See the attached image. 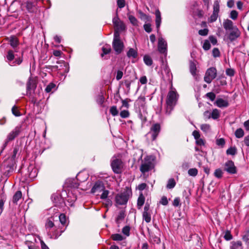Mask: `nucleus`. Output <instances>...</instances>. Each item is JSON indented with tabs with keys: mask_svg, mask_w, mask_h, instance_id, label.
Segmentation results:
<instances>
[{
	"mask_svg": "<svg viewBox=\"0 0 249 249\" xmlns=\"http://www.w3.org/2000/svg\"><path fill=\"white\" fill-rule=\"evenodd\" d=\"M177 93L171 89L167 96L166 114L170 115L177 101Z\"/></svg>",
	"mask_w": 249,
	"mask_h": 249,
	"instance_id": "nucleus-1",
	"label": "nucleus"
},
{
	"mask_svg": "<svg viewBox=\"0 0 249 249\" xmlns=\"http://www.w3.org/2000/svg\"><path fill=\"white\" fill-rule=\"evenodd\" d=\"M132 195L131 190L127 188L123 192L118 194L115 196V202L117 205H125L130 196Z\"/></svg>",
	"mask_w": 249,
	"mask_h": 249,
	"instance_id": "nucleus-2",
	"label": "nucleus"
},
{
	"mask_svg": "<svg viewBox=\"0 0 249 249\" xmlns=\"http://www.w3.org/2000/svg\"><path fill=\"white\" fill-rule=\"evenodd\" d=\"M112 46L117 54L122 52L124 46L123 42L120 39V32H114Z\"/></svg>",
	"mask_w": 249,
	"mask_h": 249,
	"instance_id": "nucleus-3",
	"label": "nucleus"
},
{
	"mask_svg": "<svg viewBox=\"0 0 249 249\" xmlns=\"http://www.w3.org/2000/svg\"><path fill=\"white\" fill-rule=\"evenodd\" d=\"M21 132V126H16L12 131H11L7 135L6 139L2 146L1 153L3 149L6 147L8 142L13 141L16 138Z\"/></svg>",
	"mask_w": 249,
	"mask_h": 249,
	"instance_id": "nucleus-4",
	"label": "nucleus"
},
{
	"mask_svg": "<svg viewBox=\"0 0 249 249\" xmlns=\"http://www.w3.org/2000/svg\"><path fill=\"white\" fill-rule=\"evenodd\" d=\"M153 168V164L149 156L145 157L142 160L140 166V171L143 174L148 172Z\"/></svg>",
	"mask_w": 249,
	"mask_h": 249,
	"instance_id": "nucleus-5",
	"label": "nucleus"
},
{
	"mask_svg": "<svg viewBox=\"0 0 249 249\" xmlns=\"http://www.w3.org/2000/svg\"><path fill=\"white\" fill-rule=\"evenodd\" d=\"M217 76V70L214 67H211L207 69L204 76V81L208 84L212 82Z\"/></svg>",
	"mask_w": 249,
	"mask_h": 249,
	"instance_id": "nucleus-6",
	"label": "nucleus"
},
{
	"mask_svg": "<svg viewBox=\"0 0 249 249\" xmlns=\"http://www.w3.org/2000/svg\"><path fill=\"white\" fill-rule=\"evenodd\" d=\"M111 166L114 173H121L122 168V161L121 160L113 158L111 160Z\"/></svg>",
	"mask_w": 249,
	"mask_h": 249,
	"instance_id": "nucleus-7",
	"label": "nucleus"
},
{
	"mask_svg": "<svg viewBox=\"0 0 249 249\" xmlns=\"http://www.w3.org/2000/svg\"><path fill=\"white\" fill-rule=\"evenodd\" d=\"M51 198L55 205L54 207H62L65 205L64 199L60 193H57L53 194Z\"/></svg>",
	"mask_w": 249,
	"mask_h": 249,
	"instance_id": "nucleus-8",
	"label": "nucleus"
},
{
	"mask_svg": "<svg viewBox=\"0 0 249 249\" xmlns=\"http://www.w3.org/2000/svg\"><path fill=\"white\" fill-rule=\"evenodd\" d=\"M161 127L160 124L155 123L153 124L151 127L150 131L147 135H150L152 141H155L160 131Z\"/></svg>",
	"mask_w": 249,
	"mask_h": 249,
	"instance_id": "nucleus-9",
	"label": "nucleus"
},
{
	"mask_svg": "<svg viewBox=\"0 0 249 249\" xmlns=\"http://www.w3.org/2000/svg\"><path fill=\"white\" fill-rule=\"evenodd\" d=\"M158 50L160 53L163 54L165 56L167 54V43L162 37L159 38L158 44Z\"/></svg>",
	"mask_w": 249,
	"mask_h": 249,
	"instance_id": "nucleus-10",
	"label": "nucleus"
},
{
	"mask_svg": "<svg viewBox=\"0 0 249 249\" xmlns=\"http://www.w3.org/2000/svg\"><path fill=\"white\" fill-rule=\"evenodd\" d=\"M112 22L115 28V31H123L125 30V25L118 18L117 13H116V16L113 18Z\"/></svg>",
	"mask_w": 249,
	"mask_h": 249,
	"instance_id": "nucleus-11",
	"label": "nucleus"
},
{
	"mask_svg": "<svg viewBox=\"0 0 249 249\" xmlns=\"http://www.w3.org/2000/svg\"><path fill=\"white\" fill-rule=\"evenodd\" d=\"M7 40L10 46L14 49V51L18 53L19 51L18 46L19 44L18 38L15 36H11L7 38Z\"/></svg>",
	"mask_w": 249,
	"mask_h": 249,
	"instance_id": "nucleus-12",
	"label": "nucleus"
},
{
	"mask_svg": "<svg viewBox=\"0 0 249 249\" xmlns=\"http://www.w3.org/2000/svg\"><path fill=\"white\" fill-rule=\"evenodd\" d=\"M47 221L45 224L46 229L47 231L48 234H51V232L53 231V230L56 228V226L54 225L51 217H47Z\"/></svg>",
	"mask_w": 249,
	"mask_h": 249,
	"instance_id": "nucleus-13",
	"label": "nucleus"
},
{
	"mask_svg": "<svg viewBox=\"0 0 249 249\" xmlns=\"http://www.w3.org/2000/svg\"><path fill=\"white\" fill-rule=\"evenodd\" d=\"M225 170L231 174H234L236 173V168L232 160H228L225 163Z\"/></svg>",
	"mask_w": 249,
	"mask_h": 249,
	"instance_id": "nucleus-14",
	"label": "nucleus"
},
{
	"mask_svg": "<svg viewBox=\"0 0 249 249\" xmlns=\"http://www.w3.org/2000/svg\"><path fill=\"white\" fill-rule=\"evenodd\" d=\"M219 11V6L218 3L215 2L213 6V12L212 15L209 18V21L211 22H214L216 20Z\"/></svg>",
	"mask_w": 249,
	"mask_h": 249,
	"instance_id": "nucleus-15",
	"label": "nucleus"
},
{
	"mask_svg": "<svg viewBox=\"0 0 249 249\" xmlns=\"http://www.w3.org/2000/svg\"><path fill=\"white\" fill-rule=\"evenodd\" d=\"M105 186L102 181H96L91 189V193H98L102 192L105 189Z\"/></svg>",
	"mask_w": 249,
	"mask_h": 249,
	"instance_id": "nucleus-16",
	"label": "nucleus"
},
{
	"mask_svg": "<svg viewBox=\"0 0 249 249\" xmlns=\"http://www.w3.org/2000/svg\"><path fill=\"white\" fill-rule=\"evenodd\" d=\"M65 228L62 226H56V228L53 230V231L51 232V234H48L51 238H57L65 231Z\"/></svg>",
	"mask_w": 249,
	"mask_h": 249,
	"instance_id": "nucleus-17",
	"label": "nucleus"
},
{
	"mask_svg": "<svg viewBox=\"0 0 249 249\" xmlns=\"http://www.w3.org/2000/svg\"><path fill=\"white\" fill-rule=\"evenodd\" d=\"M224 29L227 31H238V29L233 26L232 21L230 19L225 20L223 23Z\"/></svg>",
	"mask_w": 249,
	"mask_h": 249,
	"instance_id": "nucleus-18",
	"label": "nucleus"
},
{
	"mask_svg": "<svg viewBox=\"0 0 249 249\" xmlns=\"http://www.w3.org/2000/svg\"><path fill=\"white\" fill-rule=\"evenodd\" d=\"M45 215L47 217H51L52 219H54L55 216L57 217L58 215V210L54 207L50 208L46 211Z\"/></svg>",
	"mask_w": 249,
	"mask_h": 249,
	"instance_id": "nucleus-19",
	"label": "nucleus"
},
{
	"mask_svg": "<svg viewBox=\"0 0 249 249\" xmlns=\"http://www.w3.org/2000/svg\"><path fill=\"white\" fill-rule=\"evenodd\" d=\"M28 172L29 178L31 179H34L37 175V170L32 165H30L28 167Z\"/></svg>",
	"mask_w": 249,
	"mask_h": 249,
	"instance_id": "nucleus-20",
	"label": "nucleus"
},
{
	"mask_svg": "<svg viewBox=\"0 0 249 249\" xmlns=\"http://www.w3.org/2000/svg\"><path fill=\"white\" fill-rule=\"evenodd\" d=\"M196 61H193L192 60L189 61V70L191 74L194 77L196 78Z\"/></svg>",
	"mask_w": 249,
	"mask_h": 249,
	"instance_id": "nucleus-21",
	"label": "nucleus"
},
{
	"mask_svg": "<svg viewBox=\"0 0 249 249\" xmlns=\"http://www.w3.org/2000/svg\"><path fill=\"white\" fill-rule=\"evenodd\" d=\"M6 200V196L5 194L3 189L2 190V192L0 194V215L2 213L4 209V204Z\"/></svg>",
	"mask_w": 249,
	"mask_h": 249,
	"instance_id": "nucleus-22",
	"label": "nucleus"
},
{
	"mask_svg": "<svg viewBox=\"0 0 249 249\" xmlns=\"http://www.w3.org/2000/svg\"><path fill=\"white\" fill-rule=\"evenodd\" d=\"M240 36V32H229L225 35V38L232 41Z\"/></svg>",
	"mask_w": 249,
	"mask_h": 249,
	"instance_id": "nucleus-23",
	"label": "nucleus"
},
{
	"mask_svg": "<svg viewBox=\"0 0 249 249\" xmlns=\"http://www.w3.org/2000/svg\"><path fill=\"white\" fill-rule=\"evenodd\" d=\"M215 105L220 108L226 107L229 106L228 102L222 98H218L214 103Z\"/></svg>",
	"mask_w": 249,
	"mask_h": 249,
	"instance_id": "nucleus-24",
	"label": "nucleus"
},
{
	"mask_svg": "<svg viewBox=\"0 0 249 249\" xmlns=\"http://www.w3.org/2000/svg\"><path fill=\"white\" fill-rule=\"evenodd\" d=\"M156 16V25L157 30L158 31L160 29V27L161 22V14L159 9H157L155 11Z\"/></svg>",
	"mask_w": 249,
	"mask_h": 249,
	"instance_id": "nucleus-25",
	"label": "nucleus"
},
{
	"mask_svg": "<svg viewBox=\"0 0 249 249\" xmlns=\"http://www.w3.org/2000/svg\"><path fill=\"white\" fill-rule=\"evenodd\" d=\"M14 50H9L8 51L7 54L6 55V61L9 63H12V61L15 58Z\"/></svg>",
	"mask_w": 249,
	"mask_h": 249,
	"instance_id": "nucleus-26",
	"label": "nucleus"
},
{
	"mask_svg": "<svg viewBox=\"0 0 249 249\" xmlns=\"http://www.w3.org/2000/svg\"><path fill=\"white\" fill-rule=\"evenodd\" d=\"M145 202V197L143 195L142 193H140L139 197L137 200V208L138 209H141L143 205Z\"/></svg>",
	"mask_w": 249,
	"mask_h": 249,
	"instance_id": "nucleus-27",
	"label": "nucleus"
},
{
	"mask_svg": "<svg viewBox=\"0 0 249 249\" xmlns=\"http://www.w3.org/2000/svg\"><path fill=\"white\" fill-rule=\"evenodd\" d=\"M230 249H242V243L240 241L231 242Z\"/></svg>",
	"mask_w": 249,
	"mask_h": 249,
	"instance_id": "nucleus-28",
	"label": "nucleus"
},
{
	"mask_svg": "<svg viewBox=\"0 0 249 249\" xmlns=\"http://www.w3.org/2000/svg\"><path fill=\"white\" fill-rule=\"evenodd\" d=\"M126 55L128 58H136L138 56V52L133 48H129Z\"/></svg>",
	"mask_w": 249,
	"mask_h": 249,
	"instance_id": "nucleus-29",
	"label": "nucleus"
},
{
	"mask_svg": "<svg viewBox=\"0 0 249 249\" xmlns=\"http://www.w3.org/2000/svg\"><path fill=\"white\" fill-rule=\"evenodd\" d=\"M137 104L140 106L143 111L145 109V98L143 96H140L137 100Z\"/></svg>",
	"mask_w": 249,
	"mask_h": 249,
	"instance_id": "nucleus-30",
	"label": "nucleus"
},
{
	"mask_svg": "<svg viewBox=\"0 0 249 249\" xmlns=\"http://www.w3.org/2000/svg\"><path fill=\"white\" fill-rule=\"evenodd\" d=\"M111 50L110 45L107 44L104 45L102 48V53L101 54V56L103 57L104 55L109 53Z\"/></svg>",
	"mask_w": 249,
	"mask_h": 249,
	"instance_id": "nucleus-31",
	"label": "nucleus"
},
{
	"mask_svg": "<svg viewBox=\"0 0 249 249\" xmlns=\"http://www.w3.org/2000/svg\"><path fill=\"white\" fill-rule=\"evenodd\" d=\"M22 193L20 191H18L16 192L13 197V202L17 204L18 201L21 198Z\"/></svg>",
	"mask_w": 249,
	"mask_h": 249,
	"instance_id": "nucleus-32",
	"label": "nucleus"
},
{
	"mask_svg": "<svg viewBox=\"0 0 249 249\" xmlns=\"http://www.w3.org/2000/svg\"><path fill=\"white\" fill-rule=\"evenodd\" d=\"M142 216L143 221H145L146 223L150 222L151 220V214L150 212H143Z\"/></svg>",
	"mask_w": 249,
	"mask_h": 249,
	"instance_id": "nucleus-33",
	"label": "nucleus"
},
{
	"mask_svg": "<svg viewBox=\"0 0 249 249\" xmlns=\"http://www.w3.org/2000/svg\"><path fill=\"white\" fill-rule=\"evenodd\" d=\"M200 127L201 130L205 133H210L211 131V125L209 124H202Z\"/></svg>",
	"mask_w": 249,
	"mask_h": 249,
	"instance_id": "nucleus-34",
	"label": "nucleus"
},
{
	"mask_svg": "<svg viewBox=\"0 0 249 249\" xmlns=\"http://www.w3.org/2000/svg\"><path fill=\"white\" fill-rule=\"evenodd\" d=\"M176 182L173 178H171L168 179L166 185V188L168 189H172L176 186Z\"/></svg>",
	"mask_w": 249,
	"mask_h": 249,
	"instance_id": "nucleus-35",
	"label": "nucleus"
},
{
	"mask_svg": "<svg viewBox=\"0 0 249 249\" xmlns=\"http://www.w3.org/2000/svg\"><path fill=\"white\" fill-rule=\"evenodd\" d=\"M127 16L129 20L133 25L138 26V21L134 16L129 14H127Z\"/></svg>",
	"mask_w": 249,
	"mask_h": 249,
	"instance_id": "nucleus-36",
	"label": "nucleus"
},
{
	"mask_svg": "<svg viewBox=\"0 0 249 249\" xmlns=\"http://www.w3.org/2000/svg\"><path fill=\"white\" fill-rule=\"evenodd\" d=\"M143 61L145 64L148 66H150L153 64V60L151 57L148 55H144Z\"/></svg>",
	"mask_w": 249,
	"mask_h": 249,
	"instance_id": "nucleus-37",
	"label": "nucleus"
},
{
	"mask_svg": "<svg viewBox=\"0 0 249 249\" xmlns=\"http://www.w3.org/2000/svg\"><path fill=\"white\" fill-rule=\"evenodd\" d=\"M211 118L214 120L217 119L220 116V111L217 109H214L211 112Z\"/></svg>",
	"mask_w": 249,
	"mask_h": 249,
	"instance_id": "nucleus-38",
	"label": "nucleus"
},
{
	"mask_svg": "<svg viewBox=\"0 0 249 249\" xmlns=\"http://www.w3.org/2000/svg\"><path fill=\"white\" fill-rule=\"evenodd\" d=\"M23 55V53H22V55ZM23 61V58L22 56L21 57H19L18 58H17L15 60L12 62V63H9V65L11 66H14L16 65H19L21 64V63Z\"/></svg>",
	"mask_w": 249,
	"mask_h": 249,
	"instance_id": "nucleus-39",
	"label": "nucleus"
},
{
	"mask_svg": "<svg viewBox=\"0 0 249 249\" xmlns=\"http://www.w3.org/2000/svg\"><path fill=\"white\" fill-rule=\"evenodd\" d=\"M235 136L237 138H242L244 135V131L243 130V129L240 128H238L235 131Z\"/></svg>",
	"mask_w": 249,
	"mask_h": 249,
	"instance_id": "nucleus-40",
	"label": "nucleus"
},
{
	"mask_svg": "<svg viewBox=\"0 0 249 249\" xmlns=\"http://www.w3.org/2000/svg\"><path fill=\"white\" fill-rule=\"evenodd\" d=\"M111 238L114 241H120L124 240V238L123 236L119 233H116L111 235Z\"/></svg>",
	"mask_w": 249,
	"mask_h": 249,
	"instance_id": "nucleus-41",
	"label": "nucleus"
},
{
	"mask_svg": "<svg viewBox=\"0 0 249 249\" xmlns=\"http://www.w3.org/2000/svg\"><path fill=\"white\" fill-rule=\"evenodd\" d=\"M139 13L140 14V18L142 20H143L145 22L148 21L150 20V17L146 14L143 13L142 12L140 11H139Z\"/></svg>",
	"mask_w": 249,
	"mask_h": 249,
	"instance_id": "nucleus-42",
	"label": "nucleus"
},
{
	"mask_svg": "<svg viewBox=\"0 0 249 249\" xmlns=\"http://www.w3.org/2000/svg\"><path fill=\"white\" fill-rule=\"evenodd\" d=\"M12 114L16 117L21 116V113L19 111L18 107L15 105H14L12 108Z\"/></svg>",
	"mask_w": 249,
	"mask_h": 249,
	"instance_id": "nucleus-43",
	"label": "nucleus"
},
{
	"mask_svg": "<svg viewBox=\"0 0 249 249\" xmlns=\"http://www.w3.org/2000/svg\"><path fill=\"white\" fill-rule=\"evenodd\" d=\"M59 221L62 226H61L62 227L66 224L67 219H66V216L65 214L63 213H61L59 215Z\"/></svg>",
	"mask_w": 249,
	"mask_h": 249,
	"instance_id": "nucleus-44",
	"label": "nucleus"
},
{
	"mask_svg": "<svg viewBox=\"0 0 249 249\" xmlns=\"http://www.w3.org/2000/svg\"><path fill=\"white\" fill-rule=\"evenodd\" d=\"M211 44L209 40H205L203 43L202 48L205 51H208L211 48Z\"/></svg>",
	"mask_w": 249,
	"mask_h": 249,
	"instance_id": "nucleus-45",
	"label": "nucleus"
},
{
	"mask_svg": "<svg viewBox=\"0 0 249 249\" xmlns=\"http://www.w3.org/2000/svg\"><path fill=\"white\" fill-rule=\"evenodd\" d=\"M188 173L190 176L195 177L198 174V170L196 168H191L188 170Z\"/></svg>",
	"mask_w": 249,
	"mask_h": 249,
	"instance_id": "nucleus-46",
	"label": "nucleus"
},
{
	"mask_svg": "<svg viewBox=\"0 0 249 249\" xmlns=\"http://www.w3.org/2000/svg\"><path fill=\"white\" fill-rule=\"evenodd\" d=\"M224 239L226 241H230V240H231L232 239L233 236L231 234V231H229V230H227L225 232V234H224Z\"/></svg>",
	"mask_w": 249,
	"mask_h": 249,
	"instance_id": "nucleus-47",
	"label": "nucleus"
},
{
	"mask_svg": "<svg viewBox=\"0 0 249 249\" xmlns=\"http://www.w3.org/2000/svg\"><path fill=\"white\" fill-rule=\"evenodd\" d=\"M109 111L113 116H116L119 113L118 110L116 106L111 107L109 109Z\"/></svg>",
	"mask_w": 249,
	"mask_h": 249,
	"instance_id": "nucleus-48",
	"label": "nucleus"
},
{
	"mask_svg": "<svg viewBox=\"0 0 249 249\" xmlns=\"http://www.w3.org/2000/svg\"><path fill=\"white\" fill-rule=\"evenodd\" d=\"M104 97L103 93H101V94L98 95L96 98V102L99 105H102L104 102Z\"/></svg>",
	"mask_w": 249,
	"mask_h": 249,
	"instance_id": "nucleus-49",
	"label": "nucleus"
},
{
	"mask_svg": "<svg viewBox=\"0 0 249 249\" xmlns=\"http://www.w3.org/2000/svg\"><path fill=\"white\" fill-rule=\"evenodd\" d=\"M212 55L213 57L216 58L219 57L220 55V53L219 49L217 48H214L212 50Z\"/></svg>",
	"mask_w": 249,
	"mask_h": 249,
	"instance_id": "nucleus-50",
	"label": "nucleus"
},
{
	"mask_svg": "<svg viewBox=\"0 0 249 249\" xmlns=\"http://www.w3.org/2000/svg\"><path fill=\"white\" fill-rule=\"evenodd\" d=\"M130 227L128 226H125L123 228L122 232L126 236H128L130 234Z\"/></svg>",
	"mask_w": 249,
	"mask_h": 249,
	"instance_id": "nucleus-51",
	"label": "nucleus"
},
{
	"mask_svg": "<svg viewBox=\"0 0 249 249\" xmlns=\"http://www.w3.org/2000/svg\"><path fill=\"white\" fill-rule=\"evenodd\" d=\"M55 87V85L53 83H50L45 88V91L47 93L50 92L52 89H54Z\"/></svg>",
	"mask_w": 249,
	"mask_h": 249,
	"instance_id": "nucleus-52",
	"label": "nucleus"
},
{
	"mask_svg": "<svg viewBox=\"0 0 249 249\" xmlns=\"http://www.w3.org/2000/svg\"><path fill=\"white\" fill-rule=\"evenodd\" d=\"M19 151V148L18 146H15L14 148L12 155L11 156V160H14L16 158V156Z\"/></svg>",
	"mask_w": 249,
	"mask_h": 249,
	"instance_id": "nucleus-53",
	"label": "nucleus"
},
{
	"mask_svg": "<svg viewBox=\"0 0 249 249\" xmlns=\"http://www.w3.org/2000/svg\"><path fill=\"white\" fill-rule=\"evenodd\" d=\"M214 175L217 178H221L223 175V172L222 170L220 169H216L214 172Z\"/></svg>",
	"mask_w": 249,
	"mask_h": 249,
	"instance_id": "nucleus-54",
	"label": "nucleus"
},
{
	"mask_svg": "<svg viewBox=\"0 0 249 249\" xmlns=\"http://www.w3.org/2000/svg\"><path fill=\"white\" fill-rule=\"evenodd\" d=\"M120 115L122 118H126L129 117V112L127 110H124L120 112Z\"/></svg>",
	"mask_w": 249,
	"mask_h": 249,
	"instance_id": "nucleus-55",
	"label": "nucleus"
},
{
	"mask_svg": "<svg viewBox=\"0 0 249 249\" xmlns=\"http://www.w3.org/2000/svg\"><path fill=\"white\" fill-rule=\"evenodd\" d=\"M236 149L234 147H230L227 150L226 153L228 155H234L236 153Z\"/></svg>",
	"mask_w": 249,
	"mask_h": 249,
	"instance_id": "nucleus-56",
	"label": "nucleus"
},
{
	"mask_svg": "<svg viewBox=\"0 0 249 249\" xmlns=\"http://www.w3.org/2000/svg\"><path fill=\"white\" fill-rule=\"evenodd\" d=\"M216 143L217 145L223 147L225 144V141L224 139L220 138L216 141Z\"/></svg>",
	"mask_w": 249,
	"mask_h": 249,
	"instance_id": "nucleus-57",
	"label": "nucleus"
},
{
	"mask_svg": "<svg viewBox=\"0 0 249 249\" xmlns=\"http://www.w3.org/2000/svg\"><path fill=\"white\" fill-rule=\"evenodd\" d=\"M109 194V191L108 190H105V189L102 191V194L101 195L100 198L102 199H107L108 195Z\"/></svg>",
	"mask_w": 249,
	"mask_h": 249,
	"instance_id": "nucleus-58",
	"label": "nucleus"
},
{
	"mask_svg": "<svg viewBox=\"0 0 249 249\" xmlns=\"http://www.w3.org/2000/svg\"><path fill=\"white\" fill-rule=\"evenodd\" d=\"M196 143L198 146H204V145H205V142L204 140L203 139L200 138V137L199 138H198V139L196 140Z\"/></svg>",
	"mask_w": 249,
	"mask_h": 249,
	"instance_id": "nucleus-59",
	"label": "nucleus"
},
{
	"mask_svg": "<svg viewBox=\"0 0 249 249\" xmlns=\"http://www.w3.org/2000/svg\"><path fill=\"white\" fill-rule=\"evenodd\" d=\"M125 217V213L124 211H121L119 213L117 218H116V221H118L119 220H121L124 219Z\"/></svg>",
	"mask_w": 249,
	"mask_h": 249,
	"instance_id": "nucleus-60",
	"label": "nucleus"
},
{
	"mask_svg": "<svg viewBox=\"0 0 249 249\" xmlns=\"http://www.w3.org/2000/svg\"><path fill=\"white\" fill-rule=\"evenodd\" d=\"M211 101H213L215 98V94L213 92H208L206 95Z\"/></svg>",
	"mask_w": 249,
	"mask_h": 249,
	"instance_id": "nucleus-61",
	"label": "nucleus"
},
{
	"mask_svg": "<svg viewBox=\"0 0 249 249\" xmlns=\"http://www.w3.org/2000/svg\"><path fill=\"white\" fill-rule=\"evenodd\" d=\"M237 16H238V13L236 11L232 10L231 11V14H230V18L231 19L235 20L237 18Z\"/></svg>",
	"mask_w": 249,
	"mask_h": 249,
	"instance_id": "nucleus-62",
	"label": "nucleus"
},
{
	"mask_svg": "<svg viewBox=\"0 0 249 249\" xmlns=\"http://www.w3.org/2000/svg\"><path fill=\"white\" fill-rule=\"evenodd\" d=\"M243 240L247 243H249V230H248L246 233L242 237Z\"/></svg>",
	"mask_w": 249,
	"mask_h": 249,
	"instance_id": "nucleus-63",
	"label": "nucleus"
},
{
	"mask_svg": "<svg viewBox=\"0 0 249 249\" xmlns=\"http://www.w3.org/2000/svg\"><path fill=\"white\" fill-rule=\"evenodd\" d=\"M234 71L232 69H227L226 70V74L231 77L233 76L234 75Z\"/></svg>",
	"mask_w": 249,
	"mask_h": 249,
	"instance_id": "nucleus-64",
	"label": "nucleus"
}]
</instances>
